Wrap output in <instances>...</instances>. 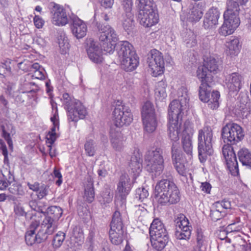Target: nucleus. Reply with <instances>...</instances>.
<instances>
[{
    "label": "nucleus",
    "instance_id": "obj_1",
    "mask_svg": "<svg viewBox=\"0 0 251 251\" xmlns=\"http://www.w3.org/2000/svg\"><path fill=\"white\" fill-rule=\"evenodd\" d=\"M221 134L224 142L227 144L222 148L227 168L232 176H236L239 173L238 163L233 148L229 145L236 144L243 139L244 130L239 125L229 123L222 128Z\"/></svg>",
    "mask_w": 251,
    "mask_h": 251
},
{
    "label": "nucleus",
    "instance_id": "obj_2",
    "mask_svg": "<svg viewBox=\"0 0 251 251\" xmlns=\"http://www.w3.org/2000/svg\"><path fill=\"white\" fill-rule=\"evenodd\" d=\"M154 194L158 203L162 205L176 204L180 199L178 187L169 179H162L157 183Z\"/></svg>",
    "mask_w": 251,
    "mask_h": 251
},
{
    "label": "nucleus",
    "instance_id": "obj_3",
    "mask_svg": "<svg viewBox=\"0 0 251 251\" xmlns=\"http://www.w3.org/2000/svg\"><path fill=\"white\" fill-rule=\"evenodd\" d=\"M94 22L97 27V34L103 50L106 53H112L118 40L115 30L110 25H104L97 21L96 14L94 15Z\"/></svg>",
    "mask_w": 251,
    "mask_h": 251
},
{
    "label": "nucleus",
    "instance_id": "obj_4",
    "mask_svg": "<svg viewBox=\"0 0 251 251\" xmlns=\"http://www.w3.org/2000/svg\"><path fill=\"white\" fill-rule=\"evenodd\" d=\"M65 109L67 111L69 122H77L79 119H83L87 114L86 108L79 100L64 93L61 99Z\"/></svg>",
    "mask_w": 251,
    "mask_h": 251
},
{
    "label": "nucleus",
    "instance_id": "obj_5",
    "mask_svg": "<svg viewBox=\"0 0 251 251\" xmlns=\"http://www.w3.org/2000/svg\"><path fill=\"white\" fill-rule=\"evenodd\" d=\"M120 46L118 54L121 67L126 72L133 71L139 64V58L133 46L127 41L122 42Z\"/></svg>",
    "mask_w": 251,
    "mask_h": 251
},
{
    "label": "nucleus",
    "instance_id": "obj_6",
    "mask_svg": "<svg viewBox=\"0 0 251 251\" xmlns=\"http://www.w3.org/2000/svg\"><path fill=\"white\" fill-rule=\"evenodd\" d=\"M149 232L153 248L159 251L163 250L169 241V236L163 224L158 219H155L151 225Z\"/></svg>",
    "mask_w": 251,
    "mask_h": 251
},
{
    "label": "nucleus",
    "instance_id": "obj_7",
    "mask_svg": "<svg viewBox=\"0 0 251 251\" xmlns=\"http://www.w3.org/2000/svg\"><path fill=\"white\" fill-rule=\"evenodd\" d=\"M163 153L162 149L156 148L154 150L149 151L145 155L146 168L148 172L151 174L152 176H158L163 172L164 169Z\"/></svg>",
    "mask_w": 251,
    "mask_h": 251
},
{
    "label": "nucleus",
    "instance_id": "obj_8",
    "mask_svg": "<svg viewBox=\"0 0 251 251\" xmlns=\"http://www.w3.org/2000/svg\"><path fill=\"white\" fill-rule=\"evenodd\" d=\"M198 139L199 158L202 163L206 160L208 155H211L213 152L212 145L213 132L211 127L205 126L200 130Z\"/></svg>",
    "mask_w": 251,
    "mask_h": 251
},
{
    "label": "nucleus",
    "instance_id": "obj_9",
    "mask_svg": "<svg viewBox=\"0 0 251 251\" xmlns=\"http://www.w3.org/2000/svg\"><path fill=\"white\" fill-rule=\"evenodd\" d=\"M178 100H173L168 109L169 121L175 119L178 121L181 111L187 107L189 100L186 88L182 87L178 91Z\"/></svg>",
    "mask_w": 251,
    "mask_h": 251
},
{
    "label": "nucleus",
    "instance_id": "obj_10",
    "mask_svg": "<svg viewBox=\"0 0 251 251\" xmlns=\"http://www.w3.org/2000/svg\"><path fill=\"white\" fill-rule=\"evenodd\" d=\"M142 120L144 130L148 133L154 132L158 125L156 115L153 104L146 102L141 111Z\"/></svg>",
    "mask_w": 251,
    "mask_h": 251
},
{
    "label": "nucleus",
    "instance_id": "obj_11",
    "mask_svg": "<svg viewBox=\"0 0 251 251\" xmlns=\"http://www.w3.org/2000/svg\"><path fill=\"white\" fill-rule=\"evenodd\" d=\"M63 210L57 206H51L48 208L47 215L41 224L44 230L47 231L48 234H52L57 227V221L61 217Z\"/></svg>",
    "mask_w": 251,
    "mask_h": 251
},
{
    "label": "nucleus",
    "instance_id": "obj_12",
    "mask_svg": "<svg viewBox=\"0 0 251 251\" xmlns=\"http://www.w3.org/2000/svg\"><path fill=\"white\" fill-rule=\"evenodd\" d=\"M112 115L113 120L117 127L128 126L133 120L130 108L124 105H117L113 111Z\"/></svg>",
    "mask_w": 251,
    "mask_h": 251
},
{
    "label": "nucleus",
    "instance_id": "obj_13",
    "mask_svg": "<svg viewBox=\"0 0 251 251\" xmlns=\"http://www.w3.org/2000/svg\"><path fill=\"white\" fill-rule=\"evenodd\" d=\"M39 222L37 221L32 222L30 224L29 230L26 231L25 235V241L28 245L32 246L35 243H40L46 240L50 235L48 234L47 231L42 227V225L38 233L35 234V231L39 227Z\"/></svg>",
    "mask_w": 251,
    "mask_h": 251
},
{
    "label": "nucleus",
    "instance_id": "obj_14",
    "mask_svg": "<svg viewBox=\"0 0 251 251\" xmlns=\"http://www.w3.org/2000/svg\"><path fill=\"white\" fill-rule=\"evenodd\" d=\"M219 71V65L216 59L210 57L205 61L202 66H199L197 71L198 79H206L207 81L213 82V76L211 73L216 74Z\"/></svg>",
    "mask_w": 251,
    "mask_h": 251
},
{
    "label": "nucleus",
    "instance_id": "obj_15",
    "mask_svg": "<svg viewBox=\"0 0 251 251\" xmlns=\"http://www.w3.org/2000/svg\"><path fill=\"white\" fill-rule=\"evenodd\" d=\"M120 2L125 10V13L122 14L120 20L123 28L129 34L132 31L134 26L133 15L131 12L132 0H120Z\"/></svg>",
    "mask_w": 251,
    "mask_h": 251
},
{
    "label": "nucleus",
    "instance_id": "obj_16",
    "mask_svg": "<svg viewBox=\"0 0 251 251\" xmlns=\"http://www.w3.org/2000/svg\"><path fill=\"white\" fill-rule=\"evenodd\" d=\"M148 63L153 76H157L163 73L164 61L162 53L159 51L151 50L148 58Z\"/></svg>",
    "mask_w": 251,
    "mask_h": 251
},
{
    "label": "nucleus",
    "instance_id": "obj_17",
    "mask_svg": "<svg viewBox=\"0 0 251 251\" xmlns=\"http://www.w3.org/2000/svg\"><path fill=\"white\" fill-rule=\"evenodd\" d=\"M132 186L133 182H131L128 175L125 174L120 176L117 185V191L121 200L120 201L118 199L115 200L116 206H118L119 203H121L122 206L124 205L126 198L129 194Z\"/></svg>",
    "mask_w": 251,
    "mask_h": 251
},
{
    "label": "nucleus",
    "instance_id": "obj_18",
    "mask_svg": "<svg viewBox=\"0 0 251 251\" xmlns=\"http://www.w3.org/2000/svg\"><path fill=\"white\" fill-rule=\"evenodd\" d=\"M51 22L56 25L64 26L69 22V16L63 6L54 3L51 10Z\"/></svg>",
    "mask_w": 251,
    "mask_h": 251
},
{
    "label": "nucleus",
    "instance_id": "obj_19",
    "mask_svg": "<svg viewBox=\"0 0 251 251\" xmlns=\"http://www.w3.org/2000/svg\"><path fill=\"white\" fill-rule=\"evenodd\" d=\"M172 159L173 164L179 174L184 176L186 174V167L181 161L182 154L178 150V144L174 143L171 148Z\"/></svg>",
    "mask_w": 251,
    "mask_h": 251
},
{
    "label": "nucleus",
    "instance_id": "obj_20",
    "mask_svg": "<svg viewBox=\"0 0 251 251\" xmlns=\"http://www.w3.org/2000/svg\"><path fill=\"white\" fill-rule=\"evenodd\" d=\"M220 13L218 8H211L205 14L204 17L203 26L205 29H212L218 24Z\"/></svg>",
    "mask_w": 251,
    "mask_h": 251
},
{
    "label": "nucleus",
    "instance_id": "obj_21",
    "mask_svg": "<svg viewBox=\"0 0 251 251\" xmlns=\"http://www.w3.org/2000/svg\"><path fill=\"white\" fill-rule=\"evenodd\" d=\"M243 77L237 73H233L226 76V84L230 92H238L242 87Z\"/></svg>",
    "mask_w": 251,
    "mask_h": 251
},
{
    "label": "nucleus",
    "instance_id": "obj_22",
    "mask_svg": "<svg viewBox=\"0 0 251 251\" xmlns=\"http://www.w3.org/2000/svg\"><path fill=\"white\" fill-rule=\"evenodd\" d=\"M71 29L73 35L77 39L82 38L86 34L87 28L86 24L76 16L71 18Z\"/></svg>",
    "mask_w": 251,
    "mask_h": 251
},
{
    "label": "nucleus",
    "instance_id": "obj_23",
    "mask_svg": "<svg viewBox=\"0 0 251 251\" xmlns=\"http://www.w3.org/2000/svg\"><path fill=\"white\" fill-rule=\"evenodd\" d=\"M102 48L100 49L98 44L94 41H91L88 44L87 52L89 58L91 60L95 63H100L103 60Z\"/></svg>",
    "mask_w": 251,
    "mask_h": 251
},
{
    "label": "nucleus",
    "instance_id": "obj_24",
    "mask_svg": "<svg viewBox=\"0 0 251 251\" xmlns=\"http://www.w3.org/2000/svg\"><path fill=\"white\" fill-rule=\"evenodd\" d=\"M140 24L146 27H151L156 24L159 20L158 15L155 10L139 13Z\"/></svg>",
    "mask_w": 251,
    "mask_h": 251
},
{
    "label": "nucleus",
    "instance_id": "obj_25",
    "mask_svg": "<svg viewBox=\"0 0 251 251\" xmlns=\"http://www.w3.org/2000/svg\"><path fill=\"white\" fill-rule=\"evenodd\" d=\"M110 140L112 148L117 151H121L124 149V137L119 130L112 127L110 130Z\"/></svg>",
    "mask_w": 251,
    "mask_h": 251
},
{
    "label": "nucleus",
    "instance_id": "obj_26",
    "mask_svg": "<svg viewBox=\"0 0 251 251\" xmlns=\"http://www.w3.org/2000/svg\"><path fill=\"white\" fill-rule=\"evenodd\" d=\"M203 15V9L201 5L195 3L189 6V11L186 15V19L190 22L199 21Z\"/></svg>",
    "mask_w": 251,
    "mask_h": 251
},
{
    "label": "nucleus",
    "instance_id": "obj_27",
    "mask_svg": "<svg viewBox=\"0 0 251 251\" xmlns=\"http://www.w3.org/2000/svg\"><path fill=\"white\" fill-rule=\"evenodd\" d=\"M181 123L177 120L173 119L169 121L168 124V132L169 136L170 139L174 141L172 144L176 143L178 144L177 141L179 139V134L180 133V127Z\"/></svg>",
    "mask_w": 251,
    "mask_h": 251
},
{
    "label": "nucleus",
    "instance_id": "obj_28",
    "mask_svg": "<svg viewBox=\"0 0 251 251\" xmlns=\"http://www.w3.org/2000/svg\"><path fill=\"white\" fill-rule=\"evenodd\" d=\"M201 82L199 88V98L203 102L209 100L211 95V84L212 82L207 81L206 79H199Z\"/></svg>",
    "mask_w": 251,
    "mask_h": 251
},
{
    "label": "nucleus",
    "instance_id": "obj_29",
    "mask_svg": "<svg viewBox=\"0 0 251 251\" xmlns=\"http://www.w3.org/2000/svg\"><path fill=\"white\" fill-rule=\"evenodd\" d=\"M192 135L193 133L191 131L188 133L187 130L185 129L183 132L181 139V143L183 149L185 153L189 156H192Z\"/></svg>",
    "mask_w": 251,
    "mask_h": 251
},
{
    "label": "nucleus",
    "instance_id": "obj_30",
    "mask_svg": "<svg viewBox=\"0 0 251 251\" xmlns=\"http://www.w3.org/2000/svg\"><path fill=\"white\" fill-rule=\"evenodd\" d=\"M129 166L131 169V173L134 176V178L135 179L142 171V159L136 156H132Z\"/></svg>",
    "mask_w": 251,
    "mask_h": 251
},
{
    "label": "nucleus",
    "instance_id": "obj_31",
    "mask_svg": "<svg viewBox=\"0 0 251 251\" xmlns=\"http://www.w3.org/2000/svg\"><path fill=\"white\" fill-rule=\"evenodd\" d=\"M238 156L242 164L251 169V152L246 148L240 149L238 152Z\"/></svg>",
    "mask_w": 251,
    "mask_h": 251
},
{
    "label": "nucleus",
    "instance_id": "obj_32",
    "mask_svg": "<svg viewBox=\"0 0 251 251\" xmlns=\"http://www.w3.org/2000/svg\"><path fill=\"white\" fill-rule=\"evenodd\" d=\"M207 240L201 229H197L196 234V244L193 249L201 251L202 248L206 246Z\"/></svg>",
    "mask_w": 251,
    "mask_h": 251
},
{
    "label": "nucleus",
    "instance_id": "obj_33",
    "mask_svg": "<svg viewBox=\"0 0 251 251\" xmlns=\"http://www.w3.org/2000/svg\"><path fill=\"white\" fill-rule=\"evenodd\" d=\"M109 234L112 244L118 245L122 243L124 237L123 229L110 228Z\"/></svg>",
    "mask_w": 251,
    "mask_h": 251
},
{
    "label": "nucleus",
    "instance_id": "obj_34",
    "mask_svg": "<svg viewBox=\"0 0 251 251\" xmlns=\"http://www.w3.org/2000/svg\"><path fill=\"white\" fill-rule=\"evenodd\" d=\"M226 45L228 49L230 55H236L239 52L241 45L238 38L231 37L229 41L226 42Z\"/></svg>",
    "mask_w": 251,
    "mask_h": 251
},
{
    "label": "nucleus",
    "instance_id": "obj_35",
    "mask_svg": "<svg viewBox=\"0 0 251 251\" xmlns=\"http://www.w3.org/2000/svg\"><path fill=\"white\" fill-rule=\"evenodd\" d=\"M174 222L176 229H191L192 228V227L189 226V220L183 214H178L175 218Z\"/></svg>",
    "mask_w": 251,
    "mask_h": 251
},
{
    "label": "nucleus",
    "instance_id": "obj_36",
    "mask_svg": "<svg viewBox=\"0 0 251 251\" xmlns=\"http://www.w3.org/2000/svg\"><path fill=\"white\" fill-rule=\"evenodd\" d=\"M84 237L82 230L80 227L75 226L74 228L73 234L71 237V243L76 247L81 245L83 242Z\"/></svg>",
    "mask_w": 251,
    "mask_h": 251
},
{
    "label": "nucleus",
    "instance_id": "obj_37",
    "mask_svg": "<svg viewBox=\"0 0 251 251\" xmlns=\"http://www.w3.org/2000/svg\"><path fill=\"white\" fill-rule=\"evenodd\" d=\"M183 40L188 48H192L197 45L196 35L190 30L187 31L183 36Z\"/></svg>",
    "mask_w": 251,
    "mask_h": 251
},
{
    "label": "nucleus",
    "instance_id": "obj_38",
    "mask_svg": "<svg viewBox=\"0 0 251 251\" xmlns=\"http://www.w3.org/2000/svg\"><path fill=\"white\" fill-rule=\"evenodd\" d=\"M110 228L123 229V223L121 214L118 210H116L113 214L110 223Z\"/></svg>",
    "mask_w": 251,
    "mask_h": 251
},
{
    "label": "nucleus",
    "instance_id": "obj_39",
    "mask_svg": "<svg viewBox=\"0 0 251 251\" xmlns=\"http://www.w3.org/2000/svg\"><path fill=\"white\" fill-rule=\"evenodd\" d=\"M220 97V94L218 91H213L209 97V100L204 101L207 102L208 107L212 110L217 109L219 106V100Z\"/></svg>",
    "mask_w": 251,
    "mask_h": 251
},
{
    "label": "nucleus",
    "instance_id": "obj_40",
    "mask_svg": "<svg viewBox=\"0 0 251 251\" xmlns=\"http://www.w3.org/2000/svg\"><path fill=\"white\" fill-rule=\"evenodd\" d=\"M84 198L89 203L92 202L95 199V192L94 185L91 181H88V183L85 186Z\"/></svg>",
    "mask_w": 251,
    "mask_h": 251
},
{
    "label": "nucleus",
    "instance_id": "obj_41",
    "mask_svg": "<svg viewBox=\"0 0 251 251\" xmlns=\"http://www.w3.org/2000/svg\"><path fill=\"white\" fill-rule=\"evenodd\" d=\"M86 154L89 156H93L97 151V146L93 139H87L84 144Z\"/></svg>",
    "mask_w": 251,
    "mask_h": 251
},
{
    "label": "nucleus",
    "instance_id": "obj_42",
    "mask_svg": "<svg viewBox=\"0 0 251 251\" xmlns=\"http://www.w3.org/2000/svg\"><path fill=\"white\" fill-rule=\"evenodd\" d=\"M239 14L228 13L225 12L224 14V21L226 23L230 24L231 25H236V28L239 25L240 19L238 17Z\"/></svg>",
    "mask_w": 251,
    "mask_h": 251
},
{
    "label": "nucleus",
    "instance_id": "obj_43",
    "mask_svg": "<svg viewBox=\"0 0 251 251\" xmlns=\"http://www.w3.org/2000/svg\"><path fill=\"white\" fill-rule=\"evenodd\" d=\"M236 28V25L233 24V25H231L224 21L223 25L219 29V33L226 36L233 33Z\"/></svg>",
    "mask_w": 251,
    "mask_h": 251
},
{
    "label": "nucleus",
    "instance_id": "obj_44",
    "mask_svg": "<svg viewBox=\"0 0 251 251\" xmlns=\"http://www.w3.org/2000/svg\"><path fill=\"white\" fill-rule=\"evenodd\" d=\"M239 4L240 3L237 0H230L227 1L226 2L227 9L225 12L227 13V14L231 12L234 14H239L240 10Z\"/></svg>",
    "mask_w": 251,
    "mask_h": 251
},
{
    "label": "nucleus",
    "instance_id": "obj_45",
    "mask_svg": "<svg viewBox=\"0 0 251 251\" xmlns=\"http://www.w3.org/2000/svg\"><path fill=\"white\" fill-rule=\"evenodd\" d=\"M10 186L8 188V190L12 194L23 196L25 194V191L20 184L14 182L13 184H11L9 183Z\"/></svg>",
    "mask_w": 251,
    "mask_h": 251
},
{
    "label": "nucleus",
    "instance_id": "obj_46",
    "mask_svg": "<svg viewBox=\"0 0 251 251\" xmlns=\"http://www.w3.org/2000/svg\"><path fill=\"white\" fill-rule=\"evenodd\" d=\"M192 229H176L175 236L177 239L188 240L191 235Z\"/></svg>",
    "mask_w": 251,
    "mask_h": 251
},
{
    "label": "nucleus",
    "instance_id": "obj_47",
    "mask_svg": "<svg viewBox=\"0 0 251 251\" xmlns=\"http://www.w3.org/2000/svg\"><path fill=\"white\" fill-rule=\"evenodd\" d=\"M216 209H218L221 211H224L226 212V210L230 209L231 207V202L227 199H224L222 201L215 202L213 204Z\"/></svg>",
    "mask_w": 251,
    "mask_h": 251
},
{
    "label": "nucleus",
    "instance_id": "obj_48",
    "mask_svg": "<svg viewBox=\"0 0 251 251\" xmlns=\"http://www.w3.org/2000/svg\"><path fill=\"white\" fill-rule=\"evenodd\" d=\"M216 209H218L221 211H224L226 212V210L230 209L231 207V202L227 199H224L222 201L215 202L213 204Z\"/></svg>",
    "mask_w": 251,
    "mask_h": 251
},
{
    "label": "nucleus",
    "instance_id": "obj_49",
    "mask_svg": "<svg viewBox=\"0 0 251 251\" xmlns=\"http://www.w3.org/2000/svg\"><path fill=\"white\" fill-rule=\"evenodd\" d=\"M65 238V234L59 231L54 236L52 241V246L55 249L59 248L62 244Z\"/></svg>",
    "mask_w": 251,
    "mask_h": 251
},
{
    "label": "nucleus",
    "instance_id": "obj_50",
    "mask_svg": "<svg viewBox=\"0 0 251 251\" xmlns=\"http://www.w3.org/2000/svg\"><path fill=\"white\" fill-rule=\"evenodd\" d=\"M226 214V213L225 211L216 209L213 205L212 208L210 210V217L213 221H217L225 216Z\"/></svg>",
    "mask_w": 251,
    "mask_h": 251
},
{
    "label": "nucleus",
    "instance_id": "obj_51",
    "mask_svg": "<svg viewBox=\"0 0 251 251\" xmlns=\"http://www.w3.org/2000/svg\"><path fill=\"white\" fill-rule=\"evenodd\" d=\"M167 84L164 81H160L158 82L155 90V95L161 99H164L166 96V87Z\"/></svg>",
    "mask_w": 251,
    "mask_h": 251
},
{
    "label": "nucleus",
    "instance_id": "obj_52",
    "mask_svg": "<svg viewBox=\"0 0 251 251\" xmlns=\"http://www.w3.org/2000/svg\"><path fill=\"white\" fill-rule=\"evenodd\" d=\"M113 194L111 189L108 187H105L101 193V196L102 198V202L105 203H109L113 199Z\"/></svg>",
    "mask_w": 251,
    "mask_h": 251
},
{
    "label": "nucleus",
    "instance_id": "obj_53",
    "mask_svg": "<svg viewBox=\"0 0 251 251\" xmlns=\"http://www.w3.org/2000/svg\"><path fill=\"white\" fill-rule=\"evenodd\" d=\"M58 40L59 46L60 49L62 50V53H66L70 48L67 38L64 35H61Z\"/></svg>",
    "mask_w": 251,
    "mask_h": 251
},
{
    "label": "nucleus",
    "instance_id": "obj_54",
    "mask_svg": "<svg viewBox=\"0 0 251 251\" xmlns=\"http://www.w3.org/2000/svg\"><path fill=\"white\" fill-rule=\"evenodd\" d=\"M135 199L143 201L149 196L148 191L144 187L138 188L135 191Z\"/></svg>",
    "mask_w": 251,
    "mask_h": 251
},
{
    "label": "nucleus",
    "instance_id": "obj_55",
    "mask_svg": "<svg viewBox=\"0 0 251 251\" xmlns=\"http://www.w3.org/2000/svg\"><path fill=\"white\" fill-rule=\"evenodd\" d=\"M37 193V198L41 200L48 195L49 190V186L44 184H41Z\"/></svg>",
    "mask_w": 251,
    "mask_h": 251
},
{
    "label": "nucleus",
    "instance_id": "obj_56",
    "mask_svg": "<svg viewBox=\"0 0 251 251\" xmlns=\"http://www.w3.org/2000/svg\"><path fill=\"white\" fill-rule=\"evenodd\" d=\"M1 129L2 131V136L4 138V139L6 141L7 144L9 148L12 150L13 149V143L12 139L10 137V135L9 133H8L5 129L4 126H1Z\"/></svg>",
    "mask_w": 251,
    "mask_h": 251
},
{
    "label": "nucleus",
    "instance_id": "obj_57",
    "mask_svg": "<svg viewBox=\"0 0 251 251\" xmlns=\"http://www.w3.org/2000/svg\"><path fill=\"white\" fill-rule=\"evenodd\" d=\"M0 151H1L4 156L3 162L4 164H8L9 163L8 151L5 144L2 140H0Z\"/></svg>",
    "mask_w": 251,
    "mask_h": 251
},
{
    "label": "nucleus",
    "instance_id": "obj_58",
    "mask_svg": "<svg viewBox=\"0 0 251 251\" xmlns=\"http://www.w3.org/2000/svg\"><path fill=\"white\" fill-rule=\"evenodd\" d=\"M2 175L4 177L3 178L9 183L12 182L14 179L13 174L9 169L7 168L4 169L2 171Z\"/></svg>",
    "mask_w": 251,
    "mask_h": 251
},
{
    "label": "nucleus",
    "instance_id": "obj_59",
    "mask_svg": "<svg viewBox=\"0 0 251 251\" xmlns=\"http://www.w3.org/2000/svg\"><path fill=\"white\" fill-rule=\"evenodd\" d=\"M135 214L138 217L139 220H142V217L147 214V210L144 207L141 205L137 206V209L135 211Z\"/></svg>",
    "mask_w": 251,
    "mask_h": 251
},
{
    "label": "nucleus",
    "instance_id": "obj_60",
    "mask_svg": "<svg viewBox=\"0 0 251 251\" xmlns=\"http://www.w3.org/2000/svg\"><path fill=\"white\" fill-rule=\"evenodd\" d=\"M18 66L20 69L25 72L31 71V62L28 60H24L23 62L19 63Z\"/></svg>",
    "mask_w": 251,
    "mask_h": 251
},
{
    "label": "nucleus",
    "instance_id": "obj_61",
    "mask_svg": "<svg viewBox=\"0 0 251 251\" xmlns=\"http://www.w3.org/2000/svg\"><path fill=\"white\" fill-rule=\"evenodd\" d=\"M53 176L54 177L57 178L58 180L56 181L55 184L58 186H60L62 183L63 179L62 176L60 172L57 170L56 168H54L53 171Z\"/></svg>",
    "mask_w": 251,
    "mask_h": 251
},
{
    "label": "nucleus",
    "instance_id": "obj_62",
    "mask_svg": "<svg viewBox=\"0 0 251 251\" xmlns=\"http://www.w3.org/2000/svg\"><path fill=\"white\" fill-rule=\"evenodd\" d=\"M11 72V67L6 63H0V75H4L10 73Z\"/></svg>",
    "mask_w": 251,
    "mask_h": 251
},
{
    "label": "nucleus",
    "instance_id": "obj_63",
    "mask_svg": "<svg viewBox=\"0 0 251 251\" xmlns=\"http://www.w3.org/2000/svg\"><path fill=\"white\" fill-rule=\"evenodd\" d=\"M33 22L35 27L39 29L42 28L45 23L44 20L38 15L34 16Z\"/></svg>",
    "mask_w": 251,
    "mask_h": 251
},
{
    "label": "nucleus",
    "instance_id": "obj_64",
    "mask_svg": "<svg viewBox=\"0 0 251 251\" xmlns=\"http://www.w3.org/2000/svg\"><path fill=\"white\" fill-rule=\"evenodd\" d=\"M14 212L18 216H25L26 214L24 208L20 205H16L14 206Z\"/></svg>",
    "mask_w": 251,
    "mask_h": 251
}]
</instances>
